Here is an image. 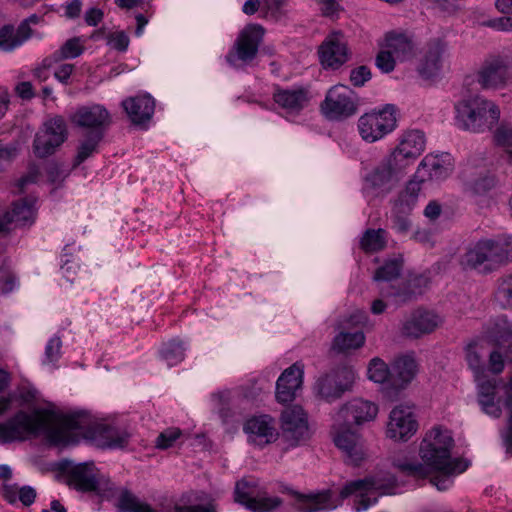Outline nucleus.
I'll return each instance as SVG.
<instances>
[{"mask_svg": "<svg viewBox=\"0 0 512 512\" xmlns=\"http://www.w3.org/2000/svg\"><path fill=\"white\" fill-rule=\"evenodd\" d=\"M367 373L370 380L374 381L375 383L383 384L387 394L389 397H391V367L389 368L382 359L373 358L368 365Z\"/></svg>", "mask_w": 512, "mask_h": 512, "instance_id": "a19ab883", "label": "nucleus"}, {"mask_svg": "<svg viewBox=\"0 0 512 512\" xmlns=\"http://www.w3.org/2000/svg\"><path fill=\"white\" fill-rule=\"evenodd\" d=\"M365 343V335L362 331L340 332L332 342L333 350L337 352H348L362 347Z\"/></svg>", "mask_w": 512, "mask_h": 512, "instance_id": "4c0bfd02", "label": "nucleus"}, {"mask_svg": "<svg viewBox=\"0 0 512 512\" xmlns=\"http://www.w3.org/2000/svg\"><path fill=\"white\" fill-rule=\"evenodd\" d=\"M62 413L50 409H37L33 413L18 411L14 416L0 423V443L24 441L41 433L52 443L50 432L61 425Z\"/></svg>", "mask_w": 512, "mask_h": 512, "instance_id": "39448f33", "label": "nucleus"}, {"mask_svg": "<svg viewBox=\"0 0 512 512\" xmlns=\"http://www.w3.org/2000/svg\"><path fill=\"white\" fill-rule=\"evenodd\" d=\"M181 435L182 431L179 428H167L157 436L155 447L161 450L168 449L174 445Z\"/></svg>", "mask_w": 512, "mask_h": 512, "instance_id": "8fccbe9b", "label": "nucleus"}, {"mask_svg": "<svg viewBox=\"0 0 512 512\" xmlns=\"http://www.w3.org/2000/svg\"><path fill=\"white\" fill-rule=\"evenodd\" d=\"M491 251L488 239H481L471 245L461 258V265L464 268L477 269L481 266L485 271H492Z\"/></svg>", "mask_w": 512, "mask_h": 512, "instance_id": "2f4dec72", "label": "nucleus"}, {"mask_svg": "<svg viewBox=\"0 0 512 512\" xmlns=\"http://www.w3.org/2000/svg\"><path fill=\"white\" fill-rule=\"evenodd\" d=\"M273 99L287 114L297 115L308 107L311 94L307 88L302 86L287 89L276 88L273 93Z\"/></svg>", "mask_w": 512, "mask_h": 512, "instance_id": "bb28decb", "label": "nucleus"}, {"mask_svg": "<svg viewBox=\"0 0 512 512\" xmlns=\"http://www.w3.org/2000/svg\"><path fill=\"white\" fill-rule=\"evenodd\" d=\"M358 131L367 143H374L391 133L397 126L395 108L386 105L380 110L365 113L358 119Z\"/></svg>", "mask_w": 512, "mask_h": 512, "instance_id": "6e6552de", "label": "nucleus"}, {"mask_svg": "<svg viewBox=\"0 0 512 512\" xmlns=\"http://www.w3.org/2000/svg\"><path fill=\"white\" fill-rule=\"evenodd\" d=\"M264 29L259 24L247 25L238 35L226 61L235 68L249 64L257 55Z\"/></svg>", "mask_w": 512, "mask_h": 512, "instance_id": "1a4fd4ad", "label": "nucleus"}, {"mask_svg": "<svg viewBox=\"0 0 512 512\" xmlns=\"http://www.w3.org/2000/svg\"><path fill=\"white\" fill-rule=\"evenodd\" d=\"M103 497L114 499L118 512H156L148 503L143 502L132 491L125 487H116L112 482Z\"/></svg>", "mask_w": 512, "mask_h": 512, "instance_id": "c756f323", "label": "nucleus"}, {"mask_svg": "<svg viewBox=\"0 0 512 512\" xmlns=\"http://www.w3.org/2000/svg\"><path fill=\"white\" fill-rule=\"evenodd\" d=\"M280 423L282 438L289 447H296L309 439L308 417L301 406L295 405L284 409Z\"/></svg>", "mask_w": 512, "mask_h": 512, "instance_id": "f8f14e48", "label": "nucleus"}, {"mask_svg": "<svg viewBox=\"0 0 512 512\" xmlns=\"http://www.w3.org/2000/svg\"><path fill=\"white\" fill-rule=\"evenodd\" d=\"M352 380L353 374L351 371L338 368L318 378L314 390L321 399L333 402L349 389Z\"/></svg>", "mask_w": 512, "mask_h": 512, "instance_id": "f3484780", "label": "nucleus"}, {"mask_svg": "<svg viewBox=\"0 0 512 512\" xmlns=\"http://www.w3.org/2000/svg\"><path fill=\"white\" fill-rule=\"evenodd\" d=\"M425 135L420 130H409L402 134L397 147L390 153L392 160L404 163L406 168L425 149Z\"/></svg>", "mask_w": 512, "mask_h": 512, "instance_id": "4be33fe9", "label": "nucleus"}, {"mask_svg": "<svg viewBox=\"0 0 512 512\" xmlns=\"http://www.w3.org/2000/svg\"><path fill=\"white\" fill-rule=\"evenodd\" d=\"M321 110L329 119L348 118L357 111L356 94L348 86L337 84L328 90Z\"/></svg>", "mask_w": 512, "mask_h": 512, "instance_id": "9b49d317", "label": "nucleus"}, {"mask_svg": "<svg viewBox=\"0 0 512 512\" xmlns=\"http://www.w3.org/2000/svg\"><path fill=\"white\" fill-rule=\"evenodd\" d=\"M455 125L471 133H484L494 129L500 120V107L483 96L462 98L454 104Z\"/></svg>", "mask_w": 512, "mask_h": 512, "instance_id": "423d86ee", "label": "nucleus"}, {"mask_svg": "<svg viewBox=\"0 0 512 512\" xmlns=\"http://www.w3.org/2000/svg\"><path fill=\"white\" fill-rule=\"evenodd\" d=\"M74 65L65 63L61 64L54 72V77L61 82L62 84L67 85L69 83V79L71 74L74 71Z\"/></svg>", "mask_w": 512, "mask_h": 512, "instance_id": "680f3d73", "label": "nucleus"}, {"mask_svg": "<svg viewBox=\"0 0 512 512\" xmlns=\"http://www.w3.org/2000/svg\"><path fill=\"white\" fill-rule=\"evenodd\" d=\"M202 497L195 493L190 492L183 494L179 501L173 507L174 512H216V505L213 502L200 504Z\"/></svg>", "mask_w": 512, "mask_h": 512, "instance_id": "e433bc0d", "label": "nucleus"}, {"mask_svg": "<svg viewBox=\"0 0 512 512\" xmlns=\"http://www.w3.org/2000/svg\"><path fill=\"white\" fill-rule=\"evenodd\" d=\"M235 500L253 512H273L283 503L279 497L260 494L255 483L246 479L236 483Z\"/></svg>", "mask_w": 512, "mask_h": 512, "instance_id": "4468645a", "label": "nucleus"}, {"mask_svg": "<svg viewBox=\"0 0 512 512\" xmlns=\"http://www.w3.org/2000/svg\"><path fill=\"white\" fill-rule=\"evenodd\" d=\"M382 44L398 62L408 61L415 55V45L412 39L403 33H386Z\"/></svg>", "mask_w": 512, "mask_h": 512, "instance_id": "72a5a7b5", "label": "nucleus"}, {"mask_svg": "<svg viewBox=\"0 0 512 512\" xmlns=\"http://www.w3.org/2000/svg\"><path fill=\"white\" fill-rule=\"evenodd\" d=\"M482 25L497 31H512V14L486 20Z\"/></svg>", "mask_w": 512, "mask_h": 512, "instance_id": "6e6d98bb", "label": "nucleus"}, {"mask_svg": "<svg viewBox=\"0 0 512 512\" xmlns=\"http://www.w3.org/2000/svg\"><path fill=\"white\" fill-rule=\"evenodd\" d=\"M371 79V71L367 66H359L350 73V81L356 87L363 86Z\"/></svg>", "mask_w": 512, "mask_h": 512, "instance_id": "4d7b16f0", "label": "nucleus"}, {"mask_svg": "<svg viewBox=\"0 0 512 512\" xmlns=\"http://www.w3.org/2000/svg\"><path fill=\"white\" fill-rule=\"evenodd\" d=\"M378 414V407L373 402L355 398L340 407L333 420L353 427L373 421Z\"/></svg>", "mask_w": 512, "mask_h": 512, "instance_id": "6ab92c4d", "label": "nucleus"}, {"mask_svg": "<svg viewBox=\"0 0 512 512\" xmlns=\"http://www.w3.org/2000/svg\"><path fill=\"white\" fill-rule=\"evenodd\" d=\"M488 242L493 269L512 262V235H499Z\"/></svg>", "mask_w": 512, "mask_h": 512, "instance_id": "f704fd0d", "label": "nucleus"}, {"mask_svg": "<svg viewBox=\"0 0 512 512\" xmlns=\"http://www.w3.org/2000/svg\"><path fill=\"white\" fill-rule=\"evenodd\" d=\"M496 299L503 307H512V273L499 284Z\"/></svg>", "mask_w": 512, "mask_h": 512, "instance_id": "603ef678", "label": "nucleus"}, {"mask_svg": "<svg viewBox=\"0 0 512 512\" xmlns=\"http://www.w3.org/2000/svg\"><path fill=\"white\" fill-rule=\"evenodd\" d=\"M288 0H262V13L265 18L280 21L287 16Z\"/></svg>", "mask_w": 512, "mask_h": 512, "instance_id": "49530a36", "label": "nucleus"}, {"mask_svg": "<svg viewBox=\"0 0 512 512\" xmlns=\"http://www.w3.org/2000/svg\"><path fill=\"white\" fill-rule=\"evenodd\" d=\"M413 209L414 207H412L407 202L402 201V199L399 197L394 200L391 209V219L393 221V227L398 232H406L409 229V215Z\"/></svg>", "mask_w": 512, "mask_h": 512, "instance_id": "58836bf2", "label": "nucleus"}, {"mask_svg": "<svg viewBox=\"0 0 512 512\" xmlns=\"http://www.w3.org/2000/svg\"><path fill=\"white\" fill-rule=\"evenodd\" d=\"M402 267L403 260L401 257L390 259L376 270L373 279L377 282L392 281L400 276Z\"/></svg>", "mask_w": 512, "mask_h": 512, "instance_id": "37998d69", "label": "nucleus"}, {"mask_svg": "<svg viewBox=\"0 0 512 512\" xmlns=\"http://www.w3.org/2000/svg\"><path fill=\"white\" fill-rule=\"evenodd\" d=\"M15 277L5 271L0 272V293L6 294L13 290Z\"/></svg>", "mask_w": 512, "mask_h": 512, "instance_id": "69168bd1", "label": "nucleus"}, {"mask_svg": "<svg viewBox=\"0 0 512 512\" xmlns=\"http://www.w3.org/2000/svg\"><path fill=\"white\" fill-rule=\"evenodd\" d=\"M361 248L368 253L382 250L385 245V231L383 229L367 230L360 241Z\"/></svg>", "mask_w": 512, "mask_h": 512, "instance_id": "c03bdc74", "label": "nucleus"}, {"mask_svg": "<svg viewBox=\"0 0 512 512\" xmlns=\"http://www.w3.org/2000/svg\"><path fill=\"white\" fill-rule=\"evenodd\" d=\"M454 440L451 432L440 426L429 430L420 446V456L424 462H399L398 469L407 476L423 479L432 472L440 475L431 480L438 490H446L451 484V476L464 472L468 463L451 457Z\"/></svg>", "mask_w": 512, "mask_h": 512, "instance_id": "f257e3e1", "label": "nucleus"}, {"mask_svg": "<svg viewBox=\"0 0 512 512\" xmlns=\"http://www.w3.org/2000/svg\"><path fill=\"white\" fill-rule=\"evenodd\" d=\"M418 372L417 363L412 356L403 355L396 358L391 365V397L405 389Z\"/></svg>", "mask_w": 512, "mask_h": 512, "instance_id": "c85d7f7f", "label": "nucleus"}, {"mask_svg": "<svg viewBox=\"0 0 512 512\" xmlns=\"http://www.w3.org/2000/svg\"><path fill=\"white\" fill-rule=\"evenodd\" d=\"M321 65L326 69L336 70L349 59L347 40L341 32L330 33L318 50Z\"/></svg>", "mask_w": 512, "mask_h": 512, "instance_id": "aec40b11", "label": "nucleus"}, {"mask_svg": "<svg viewBox=\"0 0 512 512\" xmlns=\"http://www.w3.org/2000/svg\"><path fill=\"white\" fill-rule=\"evenodd\" d=\"M103 19V12L97 8L89 9L85 14V22L89 26H96Z\"/></svg>", "mask_w": 512, "mask_h": 512, "instance_id": "774afa93", "label": "nucleus"}, {"mask_svg": "<svg viewBox=\"0 0 512 512\" xmlns=\"http://www.w3.org/2000/svg\"><path fill=\"white\" fill-rule=\"evenodd\" d=\"M441 323V317L435 312L419 309L404 321L401 332L406 337L419 338L432 333Z\"/></svg>", "mask_w": 512, "mask_h": 512, "instance_id": "393cba45", "label": "nucleus"}, {"mask_svg": "<svg viewBox=\"0 0 512 512\" xmlns=\"http://www.w3.org/2000/svg\"><path fill=\"white\" fill-rule=\"evenodd\" d=\"M103 133H83L82 139L79 141L77 154L75 156L74 165L78 166L87 158L92 156L96 151L99 143L102 141Z\"/></svg>", "mask_w": 512, "mask_h": 512, "instance_id": "ea45409f", "label": "nucleus"}, {"mask_svg": "<svg viewBox=\"0 0 512 512\" xmlns=\"http://www.w3.org/2000/svg\"><path fill=\"white\" fill-rule=\"evenodd\" d=\"M61 346L62 341L60 337L54 336L49 339L46 347H45V357L43 360L44 364H54L61 357Z\"/></svg>", "mask_w": 512, "mask_h": 512, "instance_id": "5fc2aeb1", "label": "nucleus"}, {"mask_svg": "<svg viewBox=\"0 0 512 512\" xmlns=\"http://www.w3.org/2000/svg\"><path fill=\"white\" fill-rule=\"evenodd\" d=\"M244 431L249 440L262 446L277 440L278 432L274 419L269 415H259L248 419L244 425Z\"/></svg>", "mask_w": 512, "mask_h": 512, "instance_id": "cd10ccee", "label": "nucleus"}, {"mask_svg": "<svg viewBox=\"0 0 512 512\" xmlns=\"http://www.w3.org/2000/svg\"><path fill=\"white\" fill-rule=\"evenodd\" d=\"M18 155V147L15 144H0V171L5 164L10 163Z\"/></svg>", "mask_w": 512, "mask_h": 512, "instance_id": "13d9d810", "label": "nucleus"}, {"mask_svg": "<svg viewBox=\"0 0 512 512\" xmlns=\"http://www.w3.org/2000/svg\"><path fill=\"white\" fill-rule=\"evenodd\" d=\"M67 138V126L62 116H54L43 123L33 141V150L37 157L52 155Z\"/></svg>", "mask_w": 512, "mask_h": 512, "instance_id": "9d476101", "label": "nucleus"}, {"mask_svg": "<svg viewBox=\"0 0 512 512\" xmlns=\"http://www.w3.org/2000/svg\"><path fill=\"white\" fill-rule=\"evenodd\" d=\"M280 491L295 499L296 508L300 512H328L336 509L341 505L343 499L351 495L356 496L354 510L361 512L374 505L379 495L390 493L379 480L374 478L347 483L337 497L330 490L302 494L291 487L282 486Z\"/></svg>", "mask_w": 512, "mask_h": 512, "instance_id": "f03ea898", "label": "nucleus"}, {"mask_svg": "<svg viewBox=\"0 0 512 512\" xmlns=\"http://www.w3.org/2000/svg\"><path fill=\"white\" fill-rule=\"evenodd\" d=\"M512 46L488 55L476 73L477 83L484 90H501L512 80Z\"/></svg>", "mask_w": 512, "mask_h": 512, "instance_id": "0eeeda50", "label": "nucleus"}, {"mask_svg": "<svg viewBox=\"0 0 512 512\" xmlns=\"http://www.w3.org/2000/svg\"><path fill=\"white\" fill-rule=\"evenodd\" d=\"M108 44L118 51H125L129 45V38L124 32H115L109 35Z\"/></svg>", "mask_w": 512, "mask_h": 512, "instance_id": "bf43d9fd", "label": "nucleus"}, {"mask_svg": "<svg viewBox=\"0 0 512 512\" xmlns=\"http://www.w3.org/2000/svg\"><path fill=\"white\" fill-rule=\"evenodd\" d=\"M36 498L35 490L30 486H23L19 490V500L26 506L31 505Z\"/></svg>", "mask_w": 512, "mask_h": 512, "instance_id": "338daca9", "label": "nucleus"}, {"mask_svg": "<svg viewBox=\"0 0 512 512\" xmlns=\"http://www.w3.org/2000/svg\"><path fill=\"white\" fill-rule=\"evenodd\" d=\"M404 163H398L387 156L365 177L366 185L372 189L389 192L400 180Z\"/></svg>", "mask_w": 512, "mask_h": 512, "instance_id": "412c9836", "label": "nucleus"}, {"mask_svg": "<svg viewBox=\"0 0 512 512\" xmlns=\"http://www.w3.org/2000/svg\"><path fill=\"white\" fill-rule=\"evenodd\" d=\"M83 437L100 448H123L128 444L129 433L116 426L92 422L83 412L62 413L61 425L50 432L53 445L65 446Z\"/></svg>", "mask_w": 512, "mask_h": 512, "instance_id": "7ed1b4c3", "label": "nucleus"}, {"mask_svg": "<svg viewBox=\"0 0 512 512\" xmlns=\"http://www.w3.org/2000/svg\"><path fill=\"white\" fill-rule=\"evenodd\" d=\"M446 44L439 38L430 40L418 65L419 74L426 79L438 76L443 68Z\"/></svg>", "mask_w": 512, "mask_h": 512, "instance_id": "a878e982", "label": "nucleus"}, {"mask_svg": "<svg viewBox=\"0 0 512 512\" xmlns=\"http://www.w3.org/2000/svg\"><path fill=\"white\" fill-rule=\"evenodd\" d=\"M122 106L134 124H141L152 117L155 103L151 96L142 95L125 99Z\"/></svg>", "mask_w": 512, "mask_h": 512, "instance_id": "473e14b6", "label": "nucleus"}, {"mask_svg": "<svg viewBox=\"0 0 512 512\" xmlns=\"http://www.w3.org/2000/svg\"><path fill=\"white\" fill-rule=\"evenodd\" d=\"M35 203L36 199L31 196L15 201L11 209L3 214L6 227L9 224L19 227L31 225L35 219Z\"/></svg>", "mask_w": 512, "mask_h": 512, "instance_id": "7c9ffc66", "label": "nucleus"}, {"mask_svg": "<svg viewBox=\"0 0 512 512\" xmlns=\"http://www.w3.org/2000/svg\"><path fill=\"white\" fill-rule=\"evenodd\" d=\"M504 362L503 355L497 349L490 352L488 367L493 374H500L503 371Z\"/></svg>", "mask_w": 512, "mask_h": 512, "instance_id": "052dcab7", "label": "nucleus"}, {"mask_svg": "<svg viewBox=\"0 0 512 512\" xmlns=\"http://www.w3.org/2000/svg\"><path fill=\"white\" fill-rule=\"evenodd\" d=\"M71 123L83 133H105L111 124L109 111L100 104L78 107L70 117Z\"/></svg>", "mask_w": 512, "mask_h": 512, "instance_id": "2eb2a0df", "label": "nucleus"}, {"mask_svg": "<svg viewBox=\"0 0 512 512\" xmlns=\"http://www.w3.org/2000/svg\"><path fill=\"white\" fill-rule=\"evenodd\" d=\"M84 52V45L79 37L68 39L58 50L52 55L44 59L46 66H52L62 60L74 59Z\"/></svg>", "mask_w": 512, "mask_h": 512, "instance_id": "c9c22d12", "label": "nucleus"}, {"mask_svg": "<svg viewBox=\"0 0 512 512\" xmlns=\"http://www.w3.org/2000/svg\"><path fill=\"white\" fill-rule=\"evenodd\" d=\"M453 171V163L448 154L426 155L420 162L415 173L416 179L422 183L427 180L441 181L448 178Z\"/></svg>", "mask_w": 512, "mask_h": 512, "instance_id": "5701e85b", "label": "nucleus"}, {"mask_svg": "<svg viewBox=\"0 0 512 512\" xmlns=\"http://www.w3.org/2000/svg\"><path fill=\"white\" fill-rule=\"evenodd\" d=\"M15 93L24 100H30L34 97L33 86L28 81H23L15 86Z\"/></svg>", "mask_w": 512, "mask_h": 512, "instance_id": "0e129e2a", "label": "nucleus"}, {"mask_svg": "<svg viewBox=\"0 0 512 512\" xmlns=\"http://www.w3.org/2000/svg\"><path fill=\"white\" fill-rule=\"evenodd\" d=\"M493 139L497 146L506 147L512 142V124L506 120L498 122L494 127Z\"/></svg>", "mask_w": 512, "mask_h": 512, "instance_id": "de8ad7c7", "label": "nucleus"}, {"mask_svg": "<svg viewBox=\"0 0 512 512\" xmlns=\"http://www.w3.org/2000/svg\"><path fill=\"white\" fill-rule=\"evenodd\" d=\"M21 46V41L17 40L15 30L12 26H4L0 29V50L10 52Z\"/></svg>", "mask_w": 512, "mask_h": 512, "instance_id": "864d4df0", "label": "nucleus"}, {"mask_svg": "<svg viewBox=\"0 0 512 512\" xmlns=\"http://www.w3.org/2000/svg\"><path fill=\"white\" fill-rule=\"evenodd\" d=\"M68 484L80 491H96L102 496L111 481L95 467L93 462L79 463L67 470Z\"/></svg>", "mask_w": 512, "mask_h": 512, "instance_id": "ddd939ff", "label": "nucleus"}, {"mask_svg": "<svg viewBox=\"0 0 512 512\" xmlns=\"http://www.w3.org/2000/svg\"><path fill=\"white\" fill-rule=\"evenodd\" d=\"M332 434L335 445L345 452L351 464L358 465L364 459L362 440L353 427L333 420Z\"/></svg>", "mask_w": 512, "mask_h": 512, "instance_id": "a211bd4d", "label": "nucleus"}, {"mask_svg": "<svg viewBox=\"0 0 512 512\" xmlns=\"http://www.w3.org/2000/svg\"><path fill=\"white\" fill-rule=\"evenodd\" d=\"M497 184V178L491 174H483L467 181L466 187L475 196H483L490 192Z\"/></svg>", "mask_w": 512, "mask_h": 512, "instance_id": "a18cd8bd", "label": "nucleus"}, {"mask_svg": "<svg viewBox=\"0 0 512 512\" xmlns=\"http://www.w3.org/2000/svg\"><path fill=\"white\" fill-rule=\"evenodd\" d=\"M185 347L180 340L173 339L163 344L160 350L161 358L167 363L168 366L172 367L184 360Z\"/></svg>", "mask_w": 512, "mask_h": 512, "instance_id": "79ce46f5", "label": "nucleus"}, {"mask_svg": "<svg viewBox=\"0 0 512 512\" xmlns=\"http://www.w3.org/2000/svg\"><path fill=\"white\" fill-rule=\"evenodd\" d=\"M324 16L333 17L340 10V5L336 0H316Z\"/></svg>", "mask_w": 512, "mask_h": 512, "instance_id": "e2e57ef3", "label": "nucleus"}, {"mask_svg": "<svg viewBox=\"0 0 512 512\" xmlns=\"http://www.w3.org/2000/svg\"><path fill=\"white\" fill-rule=\"evenodd\" d=\"M422 182L419 179L414 178L410 180L405 188L399 193L398 197L402 199V201L407 202L412 207H415L418 201V197L421 191Z\"/></svg>", "mask_w": 512, "mask_h": 512, "instance_id": "09e8293b", "label": "nucleus"}, {"mask_svg": "<svg viewBox=\"0 0 512 512\" xmlns=\"http://www.w3.org/2000/svg\"><path fill=\"white\" fill-rule=\"evenodd\" d=\"M484 340H476L466 347V361L473 370L478 388V402L484 413L498 418L502 414V396L500 391L506 395L505 405L509 410L508 430L504 435V442L507 449L512 452V378L507 384L496 378H487L484 375V363L482 361Z\"/></svg>", "mask_w": 512, "mask_h": 512, "instance_id": "20e7f679", "label": "nucleus"}, {"mask_svg": "<svg viewBox=\"0 0 512 512\" xmlns=\"http://www.w3.org/2000/svg\"><path fill=\"white\" fill-rule=\"evenodd\" d=\"M418 430V422L408 405L394 407L390 414L386 427V436L394 441L406 442Z\"/></svg>", "mask_w": 512, "mask_h": 512, "instance_id": "dca6fc26", "label": "nucleus"}, {"mask_svg": "<svg viewBox=\"0 0 512 512\" xmlns=\"http://www.w3.org/2000/svg\"><path fill=\"white\" fill-rule=\"evenodd\" d=\"M304 375V364L295 362L285 369L276 382V400L279 403L292 402L301 388Z\"/></svg>", "mask_w": 512, "mask_h": 512, "instance_id": "b1692460", "label": "nucleus"}, {"mask_svg": "<svg viewBox=\"0 0 512 512\" xmlns=\"http://www.w3.org/2000/svg\"><path fill=\"white\" fill-rule=\"evenodd\" d=\"M397 59L381 44L380 51L378 52L375 65L382 73H390L395 69Z\"/></svg>", "mask_w": 512, "mask_h": 512, "instance_id": "3c124183", "label": "nucleus"}]
</instances>
